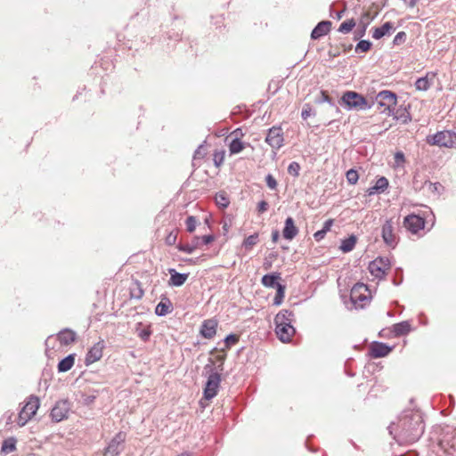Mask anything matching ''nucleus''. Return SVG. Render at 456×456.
<instances>
[{
  "label": "nucleus",
  "instance_id": "f257e3e1",
  "mask_svg": "<svg viewBox=\"0 0 456 456\" xmlns=\"http://www.w3.org/2000/svg\"><path fill=\"white\" fill-rule=\"evenodd\" d=\"M388 430L399 444H413L421 437L424 432L422 416L419 411H404L399 416L396 423H391Z\"/></svg>",
  "mask_w": 456,
  "mask_h": 456
},
{
  "label": "nucleus",
  "instance_id": "f03ea898",
  "mask_svg": "<svg viewBox=\"0 0 456 456\" xmlns=\"http://www.w3.org/2000/svg\"><path fill=\"white\" fill-rule=\"evenodd\" d=\"M429 456H456V428L446 426L441 429L437 443Z\"/></svg>",
  "mask_w": 456,
  "mask_h": 456
},
{
  "label": "nucleus",
  "instance_id": "7ed1b4c3",
  "mask_svg": "<svg viewBox=\"0 0 456 456\" xmlns=\"http://www.w3.org/2000/svg\"><path fill=\"white\" fill-rule=\"evenodd\" d=\"M426 142L429 145L456 149V133L452 130L438 131L428 135Z\"/></svg>",
  "mask_w": 456,
  "mask_h": 456
},
{
  "label": "nucleus",
  "instance_id": "20e7f679",
  "mask_svg": "<svg viewBox=\"0 0 456 456\" xmlns=\"http://www.w3.org/2000/svg\"><path fill=\"white\" fill-rule=\"evenodd\" d=\"M338 103L348 110H368L371 107L362 95L353 91H346L339 99Z\"/></svg>",
  "mask_w": 456,
  "mask_h": 456
},
{
  "label": "nucleus",
  "instance_id": "39448f33",
  "mask_svg": "<svg viewBox=\"0 0 456 456\" xmlns=\"http://www.w3.org/2000/svg\"><path fill=\"white\" fill-rule=\"evenodd\" d=\"M40 403L37 396L30 395L19 412L18 425L23 427L37 412Z\"/></svg>",
  "mask_w": 456,
  "mask_h": 456
},
{
  "label": "nucleus",
  "instance_id": "423d86ee",
  "mask_svg": "<svg viewBox=\"0 0 456 456\" xmlns=\"http://www.w3.org/2000/svg\"><path fill=\"white\" fill-rule=\"evenodd\" d=\"M376 102L379 106L384 107L382 112L391 116L392 110H394L395 106L396 105L397 97L395 93L388 90H383L377 94Z\"/></svg>",
  "mask_w": 456,
  "mask_h": 456
},
{
  "label": "nucleus",
  "instance_id": "0eeeda50",
  "mask_svg": "<svg viewBox=\"0 0 456 456\" xmlns=\"http://www.w3.org/2000/svg\"><path fill=\"white\" fill-rule=\"evenodd\" d=\"M390 268L387 257H377L369 264V271L377 279L384 278L386 272Z\"/></svg>",
  "mask_w": 456,
  "mask_h": 456
},
{
  "label": "nucleus",
  "instance_id": "6e6552de",
  "mask_svg": "<svg viewBox=\"0 0 456 456\" xmlns=\"http://www.w3.org/2000/svg\"><path fill=\"white\" fill-rule=\"evenodd\" d=\"M125 440L126 435L123 432H118L105 448L103 456H119L124 450Z\"/></svg>",
  "mask_w": 456,
  "mask_h": 456
},
{
  "label": "nucleus",
  "instance_id": "1a4fd4ad",
  "mask_svg": "<svg viewBox=\"0 0 456 456\" xmlns=\"http://www.w3.org/2000/svg\"><path fill=\"white\" fill-rule=\"evenodd\" d=\"M395 224L389 219L385 222L382 226L381 236L385 244L392 248H395L399 238L395 232Z\"/></svg>",
  "mask_w": 456,
  "mask_h": 456
},
{
  "label": "nucleus",
  "instance_id": "9d476101",
  "mask_svg": "<svg viewBox=\"0 0 456 456\" xmlns=\"http://www.w3.org/2000/svg\"><path fill=\"white\" fill-rule=\"evenodd\" d=\"M220 383L221 375L218 372L210 373L204 388V398L207 400L213 399L217 395Z\"/></svg>",
  "mask_w": 456,
  "mask_h": 456
},
{
  "label": "nucleus",
  "instance_id": "9b49d317",
  "mask_svg": "<svg viewBox=\"0 0 456 456\" xmlns=\"http://www.w3.org/2000/svg\"><path fill=\"white\" fill-rule=\"evenodd\" d=\"M70 410V403L68 400L58 401L54 407L52 409L51 416L52 419L60 422L64 419L68 418L69 411Z\"/></svg>",
  "mask_w": 456,
  "mask_h": 456
},
{
  "label": "nucleus",
  "instance_id": "f8f14e48",
  "mask_svg": "<svg viewBox=\"0 0 456 456\" xmlns=\"http://www.w3.org/2000/svg\"><path fill=\"white\" fill-rule=\"evenodd\" d=\"M404 227L413 234L418 233L425 227V220L419 216L411 214L404 217Z\"/></svg>",
  "mask_w": 456,
  "mask_h": 456
},
{
  "label": "nucleus",
  "instance_id": "ddd939ff",
  "mask_svg": "<svg viewBox=\"0 0 456 456\" xmlns=\"http://www.w3.org/2000/svg\"><path fill=\"white\" fill-rule=\"evenodd\" d=\"M283 133L281 127L273 126L268 130L265 142L273 149H280L283 145Z\"/></svg>",
  "mask_w": 456,
  "mask_h": 456
},
{
  "label": "nucleus",
  "instance_id": "4468645a",
  "mask_svg": "<svg viewBox=\"0 0 456 456\" xmlns=\"http://www.w3.org/2000/svg\"><path fill=\"white\" fill-rule=\"evenodd\" d=\"M362 290L367 291V286L363 283H357L351 289L350 297L356 307H362V302L368 300V297L362 294Z\"/></svg>",
  "mask_w": 456,
  "mask_h": 456
},
{
  "label": "nucleus",
  "instance_id": "2eb2a0df",
  "mask_svg": "<svg viewBox=\"0 0 456 456\" xmlns=\"http://www.w3.org/2000/svg\"><path fill=\"white\" fill-rule=\"evenodd\" d=\"M373 17L370 16L369 12H364L359 20L356 29L354 32V40L363 37L366 34V29L370 23L372 21Z\"/></svg>",
  "mask_w": 456,
  "mask_h": 456
},
{
  "label": "nucleus",
  "instance_id": "dca6fc26",
  "mask_svg": "<svg viewBox=\"0 0 456 456\" xmlns=\"http://www.w3.org/2000/svg\"><path fill=\"white\" fill-rule=\"evenodd\" d=\"M104 347L103 341L95 343L88 351L86 356V364L90 365L99 361L102 356V349Z\"/></svg>",
  "mask_w": 456,
  "mask_h": 456
},
{
  "label": "nucleus",
  "instance_id": "f3484780",
  "mask_svg": "<svg viewBox=\"0 0 456 456\" xmlns=\"http://www.w3.org/2000/svg\"><path fill=\"white\" fill-rule=\"evenodd\" d=\"M275 332L279 339L282 342H289L291 340V338L294 336L296 330L291 325H277L275 327Z\"/></svg>",
  "mask_w": 456,
  "mask_h": 456
},
{
  "label": "nucleus",
  "instance_id": "a211bd4d",
  "mask_svg": "<svg viewBox=\"0 0 456 456\" xmlns=\"http://www.w3.org/2000/svg\"><path fill=\"white\" fill-rule=\"evenodd\" d=\"M331 22L330 20H322L319 22L311 33V38L314 40L319 39L327 35L331 28Z\"/></svg>",
  "mask_w": 456,
  "mask_h": 456
},
{
  "label": "nucleus",
  "instance_id": "6ab92c4d",
  "mask_svg": "<svg viewBox=\"0 0 456 456\" xmlns=\"http://www.w3.org/2000/svg\"><path fill=\"white\" fill-rule=\"evenodd\" d=\"M217 322L213 319L203 322L200 329V334L205 338H212L216 333Z\"/></svg>",
  "mask_w": 456,
  "mask_h": 456
},
{
  "label": "nucleus",
  "instance_id": "aec40b11",
  "mask_svg": "<svg viewBox=\"0 0 456 456\" xmlns=\"http://www.w3.org/2000/svg\"><path fill=\"white\" fill-rule=\"evenodd\" d=\"M391 347L381 342H374L370 346V355L373 358H381L391 352Z\"/></svg>",
  "mask_w": 456,
  "mask_h": 456
},
{
  "label": "nucleus",
  "instance_id": "412c9836",
  "mask_svg": "<svg viewBox=\"0 0 456 456\" xmlns=\"http://www.w3.org/2000/svg\"><path fill=\"white\" fill-rule=\"evenodd\" d=\"M298 233V229L295 225L294 220L292 217L289 216L285 220L284 228L282 231V235L286 240H293Z\"/></svg>",
  "mask_w": 456,
  "mask_h": 456
},
{
  "label": "nucleus",
  "instance_id": "4be33fe9",
  "mask_svg": "<svg viewBox=\"0 0 456 456\" xmlns=\"http://www.w3.org/2000/svg\"><path fill=\"white\" fill-rule=\"evenodd\" d=\"M168 273L170 274V279L168 281L169 286L174 287H180L185 283V281L188 279L189 274L188 273H180L176 272L175 269L170 268L168 270Z\"/></svg>",
  "mask_w": 456,
  "mask_h": 456
},
{
  "label": "nucleus",
  "instance_id": "5701e85b",
  "mask_svg": "<svg viewBox=\"0 0 456 456\" xmlns=\"http://www.w3.org/2000/svg\"><path fill=\"white\" fill-rule=\"evenodd\" d=\"M294 314L289 310H282L278 313L274 318L275 326L279 325H291Z\"/></svg>",
  "mask_w": 456,
  "mask_h": 456
},
{
  "label": "nucleus",
  "instance_id": "b1692460",
  "mask_svg": "<svg viewBox=\"0 0 456 456\" xmlns=\"http://www.w3.org/2000/svg\"><path fill=\"white\" fill-rule=\"evenodd\" d=\"M395 30V27L392 22L387 21L384 23L381 27L375 28L372 33V37L374 39H380L383 37L389 35L391 31Z\"/></svg>",
  "mask_w": 456,
  "mask_h": 456
},
{
  "label": "nucleus",
  "instance_id": "393cba45",
  "mask_svg": "<svg viewBox=\"0 0 456 456\" xmlns=\"http://www.w3.org/2000/svg\"><path fill=\"white\" fill-rule=\"evenodd\" d=\"M173 310V305L171 301L165 297L162 299L156 306L155 308V314L158 316H165L167 314L171 313Z\"/></svg>",
  "mask_w": 456,
  "mask_h": 456
},
{
  "label": "nucleus",
  "instance_id": "a878e982",
  "mask_svg": "<svg viewBox=\"0 0 456 456\" xmlns=\"http://www.w3.org/2000/svg\"><path fill=\"white\" fill-rule=\"evenodd\" d=\"M76 332L69 329H64L58 333V340L61 345L68 346L76 340Z\"/></svg>",
  "mask_w": 456,
  "mask_h": 456
},
{
  "label": "nucleus",
  "instance_id": "bb28decb",
  "mask_svg": "<svg viewBox=\"0 0 456 456\" xmlns=\"http://www.w3.org/2000/svg\"><path fill=\"white\" fill-rule=\"evenodd\" d=\"M281 279V274L279 273H273L265 274L262 277L261 282L266 288H275L277 289L278 285H281L278 282Z\"/></svg>",
  "mask_w": 456,
  "mask_h": 456
},
{
  "label": "nucleus",
  "instance_id": "cd10ccee",
  "mask_svg": "<svg viewBox=\"0 0 456 456\" xmlns=\"http://www.w3.org/2000/svg\"><path fill=\"white\" fill-rule=\"evenodd\" d=\"M75 362V354H69L68 356L64 357L62 360H61L58 363V371L59 372H66L69 370Z\"/></svg>",
  "mask_w": 456,
  "mask_h": 456
},
{
  "label": "nucleus",
  "instance_id": "c85d7f7f",
  "mask_svg": "<svg viewBox=\"0 0 456 456\" xmlns=\"http://www.w3.org/2000/svg\"><path fill=\"white\" fill-rule=\"evenodd\" d=\"M411 330V325L408 322H402L393 326V332L396 337L406 335Z\"/></svg>",
  "mask_w": 456,
  "mask_h": 456
},
{
  "label": "nucleus",
  "instance_id": "c756f323",
  "mask_svg": "<svg viewBox=\"0 0 456 456\" xmlns=\"http://www.w3.org/2000/svg\"><path fill=\"white\" fill-rule=\"evenodd\" d=\"M356 243V237L354 235H351L348 238L342 240L339 248L346 253L350 252L354 249Z\"/></svg>",
  "mask_w": 456,
  "mask_h": 456
},
{
  "label": "nucleus",
  "instance_id": "7c9ffc66",
  "mask_svg": "<svg viewBox=\"0 0 456 456\" xmlns=\"http://www.w3.org/2000/svg\"><path fill=\"white\" fill-rule=\"evenodd\" d=\"M136 332L137 336L144 342L148 341L151 335V327L147 326L142 328V324L141 322L137 323Z\"/></svg>",
  "mask_w": 456,
  "mask_h": 456
},
{
  "label": "nucleus",
  "instance_id": "2f4dec72",
  "mask_svg": "<svg viewBox=\"0 0 456 456\" xmlns=\"http://www.w3.org/2000/svg\"><path fill=\"white\" fill-rule=\"evenodd\" d=\"M16 449V439L13 437H10L5 439L1 447V452L7 454L12 452Z\"/></svg>",
  "mask_w": 456,
  "mask_h": 456
},
{
  "label": "nucleus",
  "instance_id": "473e14b6",
  "mask_svg": "<svg viewBox=\"0 0 456 456\" xmlns=\"http://www.w3.org/2000/svg\"><path fill=\"white\" fill-rule=\"evenodd\" d=\"M391 115L397 120H401L403 124L408 123L411 120L410 113L406 109H397L395 112L392 110Z\"/></svg>",
  "mask_w": 456,
  "mask_h": 456
},
{
  "label": "nucleus",
  "instance_id": "72a5a7b5",
  "mask_svg": "<svg viewBox=\"0 0 456 456\" xmlns=\"http://www.w3.org/2000/svg\"><path fill=\"white\" fill-rule=\"evenodd\" d=\"M243 149L244 143L238 137L232 139L229 144V151L231 154L240 153Z\"/></svg>",
  "mask_w": 456,
  "mask_h": 456
},
{
  "label": "nucleus",
  "instance_id": "f704fd0d",
  "mask_svg": "<svg viewBox=\"0 0 456 456\" xmlns=\"http://www.w3.org/2000/svg\"><path fill=\"white\" fill-rule=\"evenodd\" d=\"M215 200L219 208H225L230 204V200L227 194L224 191H220L216 194Z\"/></svg>",
  "mask_w": 456,
  "mask_h": 456
},
{
  "label": "nucleus",
  "instance_id": "c9c22d12",
  "mask_svg": "<svg viewBox=\"0 0 456 456\" xmlns=\"http://www.w3.org/2000/svg\"><path fill=\"white\" fill-rule=\"evenodd\" d=\"M356 26V22L354 19H349L345 21H343L339 28L338 32L343 34H347L352 31V29Z\"/></svg>",
  "mask_w": 456,
  "mask_h": 456
},
{
  "label": "nucleus",
  "instance_id": "e433bc0d",
  "mask_svg": "<svg viewBox=\"0 0 456 456\" xmlns=\"http://www.w3.org/2000/svg\"><path fill=\"white\" fill-rule=\"evenodd\" d=\"M130 295L132 298L141 299L143 296V290L141 283L138 281L134 282V287L130 289Z\"/></svg>",
  "mask_w": 456,
  "mask_h": 456
},
{
  "label": "nucleus",
  "instance_id": "4c0bfd02",
  "mask_svg": "<svg viewBox=\"0 0 456 456\" xmlns=\"http://www.w3.org/2000/svg\"><path fill=\"white\" fill-rule=\"evenodd\" d=\"M333 100L325 91H321L319 95L315 97L314 102L316 104H322L327 102L330 106H333Z\"/></svg>",
  "mask_w": 456,
  "mask_h": 456
},
{
  "label": "nucleus",
  "instance_id": "58836bf2",
  "mask_svg": "<svg viewBox=\"0 0 456 456\" xmlns=\"http://www.w3.org/2000/svg\"><path fill=\"white\" fill-rule=\"evenodd\" d=\"M276 290V295L273 298V305H280L282 303L283 298L285 297V286L278 285Z\"/></svg>",
  "mask_w": 456,
  "mask_h": 456
},
{
  "label": "nucleus",
  "instance_id": "ea45409f",
  "mask_svg": "<svg viewBox=\"0 0 456 456\" xmlns=\"http://www.w3.org/2000/svg\"><path fill=\"white\" fill-rule=\"evenodd\" d=\"M415 87L419 91H427L430 87V83L427 77H419L415 82Z\"/></svg>",
  "mask_w": 456,
  "mask_h": 456
},
{
  "label": "nucleus",
  "instance_id": "a19ab883",
  "mask_svg": "<svg viewBox=\"0 0 456 456\" xmlns=\"http://www.w3.org/2000/svg\"><path fill=\"white\" fill-rule=\"evenodd\" d=\"M370 47L371 43L369 40H360L355 46V52L366 53L370 49Z\"/></svg>",
  "mask_w": 456,
  "mask_h": 456
},
{
  "label": "nucleus",
  "instance_id": "79ce46f5",
  "mask_svg": "<svg viewBox=\"0 0 456 456\" xmlns=\"http://www.w3.org/2000/svg\"><path fill=\"white\" fill-rule=\"evenodd\" d=\"M257 240H258V234L257 233H254L252 235H249L248 237H247L244 240L243 246L246 248H252L253 246H255L257 243Z\"/></svg>",
  "mask_w": 456,
  "mask_h": 456
},
{
  "label": "nucleus",
  "instance_id": "37998d69",
  "mask_svg": "<svg viewBox=\"0 0 456 456\" xmlns=\"http://www.w3.org/2000/svg\"><path fill=\"white\" fill-rule=\"evenodd\" d=\"M346 180L350 184H355L359 179V175L356 170L349 169L346 174Z\"/></svg>",
  "mask_w": 456,
  "mask_h": 456
},
{
  "label": "nucleus",
  "instance_id": "c03bdc74",
  "mask_svg": "<svg viewBox=\"0 0 456 456\" xmlns=\"http://www.w3.org/2000/svg\"><path fill=\"white\" fill-rule=\"evenodd\" d=\"M299 171L300 165L296 161L291 162L288 167V173L294 177H297L299 175Z\"/></svg>",
  "mask_w": 456,
  "mask_h": 456
},
{
  "label": "nucleus",
  "instance_id": "a18cd8bd",
  "mask_svg": "<svg viewBox=\"0 0 456 456\" xmlns=\"http://www.w3.org/2000/svg\"><path fill=\"white\" fill-rule=\"evenodd\" d=\"M315 112L309 103H305L303 107L301 117L304 120H306L310 116H314Z\"/></svg>",
  "mask_w": 456,
  "mask_h": 456
},
{
  "label": "nucleus",
  "instance_id": "49530a36",
  "mask_svg": "<svg viewBox=\"0 0 456 456\" xmlns=\"http://www.w3.org/2000/svg\"><path fill=\"white\" fill-rule=\"evenodd\" d=\"M239 341V336L235 334H229L224 338V344L226 349H229L231 346H234Z\"/></svg>",
  "mask_w": 456,
  "mask_h": 456
},
{
  "label": "nucleus",
  "instance_id": "de8ad7c7",
  "mask_svg": "<svg viewBox=\"0 0 456 456\" xmlns=\"http://www.w3.org/2000/svg\"><path fill=\"white\" fill-rule=\"evenodd\" d=\"M388 184V180L385 176H381L377 180L375 186L379 189L381 192H384L387 189Z\"/></svg>",
  "mask_w": 456,
  "mask_h": 456
},
{
  "label": "nucleus",
  "instance_id": "09e8293b",
  "mask_svg": "<svg viewBox=\"0 0 456 456\" xmlns=\"http://www.w3.org/2000/svg\"><path fill=\"white\" fill-rule=\"evenodd\" d=\"M186 229L189 232H194L196 225H197V219L193 216H190L186 218L185 221Z\"/></svg>",
  "mask_w": 456,
  "mask_h": 456
},
{
  "label": "nucleus",
  "instance_id": "8fccbe9b",
  "mask_svg": "<svg viewBox=\"0 0 456 456\" xmlns=\"http://www.w3.org/2000/svg\"><path fill=\"white\" fill-rule=\"evenodd\" d=\"M213 160L216 167L221 166L224 160V151H216L214 153Z\"/></svg>",
  "mask_w": 456,
  "mask_h": 456
},
{
  "label": "nucleus",
  "instance_id": "3c124183",
  "mask_svg": "<svg viewBox=\"0 0 456 456\" xmlns=\"http://www.w3.org/2000/svg\"><path fill=\"white\" fill-rule=\"evenodd\" d=\"M407 35L404 31L398 32L394 40L393 43L395 45H401L406 41Z\"/></svg>",
  "mask_w": 456,
  "mask_h": 456
},
{
  "label": "nucleus",
  "instance_id": "603ef678",
  "mask_svg": "<svg viewBox=\"0 0 456 456\" xmlns=\"http://www.w3.org/2000/svg\"><path fill=\"white\" fill-rule=\"evenodd\" d=\"M265 183H266V185L271 189V190H275L277 188V181L276 179L273 177V175L271 174H268L266 176H265Z\"/></svg>",
  "mask_w": 456,
  "mask_h": 456
},
{
  "label": "nucleus",
  "instance_id": "864d4df0",
  "mask_svg": "<svg viewBox=\"0 0 456 456\" xmlns=\"http://www.w3.org/2000/svg\"><path fill=\"white\" fill-rule=\"evenodd\" d=\"M177 248L179 251H182V252H184L187 254H191L194 251L193 246H191V243H185V244L180 243L177 246Z\"/></svg>",
  "mask_w": 456,
  "mask_h": 456
},
{
  "label": "nucleus",
  "instance_id": "5fc2aeb1",
  "mask_svg": "<svg viewBox=\"0 0 456 456\" xmlns=\"http://www.w3.org/2000/svg\"><path fill=\"white\" fill-rule=\"evenodd\" d=\"M96 398V395H83V403L85 405H90L92 404Z\"/></svg>",
  "mask_w": 456,
  "mask_h": 456
},
{
  "label": "nucleus",
  "instance_id": "6e6d98bb",
  "mask_svg": "<svg viewBox=\"0 0 456 456\" xmlns=\"http://www.w3.org/2000/svg\"><path fill=\"white\" fill-rule=\"evenodd\" d=\"M204 155H205V149H204V145L201 144L195 151L193 158L194 159H201L204 157Z\"/></svg>",
  "mask_w": 456,
  "mask_h": 456
},
{
  "label": "nucleus",
  "instance_id": "4d7b16f0",
  "mask_svg": "<svg viewBox=\"0 0 456 456\" xmlns=\"http://www.w3.org/2000/svg\"><path fill=\"white\" fill-rule=\"evenodd\" d=\"M214 239H215L214 236L211 234L204 235V236L200 237L201 245L202 244L208 245V244L211 243L214 240Z\"/></svg>",
  "mask_w": 456,
  "mask_h": 456
},
{
  "label": "nucleus",
  "instance_id": "13d9d810",
  "mask_svg": "<svg viewBox=\"0 0 456 456\" xmlns=\"http://www.w3.org/2000/svg\"><path fill=\"white\" fill-rule=\"evenodd\" d=\"M268 208V203L265 201V200H262L258 203L257 205V211L259 213H264L267 210Z\"/></svg>",
  "mask_w": 456,
  "mask_h": 456
},
{
  "label": "nucleus",
  "instance_id": "bf43d9fd",
  "mask_svg": "<svg viewBox=\"0 0 456 456\" xmlns=\"http://www.w3.org/2000/svg\"><path fill=\"white\" fill-rule=\"evenodd\" d=\"M325 232L322 229L314 233V238L316 241H321L325 237Z\"/></svg>",
  "mask_w": 456,
  "mask_h": 456
},
{
  "label": "nucleus",
  "instance_id": "052dcab7",
  "mask_svg": "<svg viewBox=\"0 0 456 456\" xmlns=\"http://www.w3.org/2000/svg\"><path fill=\"white\" fill-rule=\"evenodd\" d=\"M333 225V219H328L323 224L322 231L325 232V234L330 230L331 226Z\"/></svg>",
  "mask_w": 456,
  "mask_h": 456
},
{
  "label": "nucleus",
  "instance_id": "680f3d73",
  "mask_svg": "<svg viewBox=\"0 0 456 456\" xmlns=\"http://www.w3.org/2000/svg\"><path fill=\"white\" fill-rule=\"evenodd\" d=\"M175 241H176V235H175V234H173L172 232H171V233H169V234L167 235V237L166 238V242H167V244H168V245H173V244H175Z\"/></svg>",
  "mask_w": 456,
  "mask_h": 456
},
{
  "label": "nucleus",
  "instance_id": "e2e57ef3",
  "mask_svg": "<svg viewBox=\"0 0 456 456\" xmlns=\"http://www.w3.org/2000/svg\"><path fill=\"white\" fill-rule=\"evenodd\" d=\"M190 243L191 246H193V248L195 250L201 245L200 237H194Z\"/></svg>",
  "mask_w": 456,
  "mask_h": 456
},
{
  "label": "nucleus",
  "instance_id": "0e129e2a",
  "mask_svg": "<svg viewBox=\"0 0 456 456\" xmlns=\"http://www.w3.org/2000/svg\"><path fill=\"white\" fill-rule=\"evenodd\" d=\"M366 192H367V194H368L369 196H371V195H374V194H379V193H382V192L379 191V189H378L375 185H373V186H371V187L368 188V190H367V191H366Z\"/></svg>",
  "mask_w": 456,
  "mask_h": 456
},
{
  "label": "nucleus",
  "instance_id": "69168bd1",
  "mask_svg": "<svg viewBox=\"0 0 456 456\" xmlns=\"http://www.w3.org/2000/svg\"><path fill=\"white\" fill-rule=\"evenodd\" d=\"M330 108L333 112L332 117L338 118L341 112H340L338 106L335 103V102H333V106H330Z\"/></svg>",
  "mask_w": 456,
  "mask_h": 456
},
{
  "label": "nucleus",
  "instance_id": "338daca9",
  "mask_svg": "<svg viewBox=\"0 0 456 456\" xmlns=\"http://www.w3.org/2000/svg\"><path fill=\"white\" fill-rule=\"evenodd\" d=\"M395 159L397 164L404 161V155L403 152L398 151L395 154Z\"/></svg>",
  "mask_w": 456,
  "mask_h": 456
},
{
  "label": "nucleus",
  "instance_id": "774afa93",
  "mask_svg": "<svg viewBox=\"0 0 456 456\" xmlns=\"http://www.w3.org/2000/svg\"><path fill=\"white\" fill-rule=\"evenodd\" d=\"M279 238H280V233H279V232H278V231H273V232H272V240H273V242H277V241H278V240H279Z\"/></svg>",
  "mask_w": 456,
  "mask_h": 456
}]
</instances>
